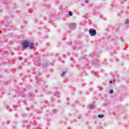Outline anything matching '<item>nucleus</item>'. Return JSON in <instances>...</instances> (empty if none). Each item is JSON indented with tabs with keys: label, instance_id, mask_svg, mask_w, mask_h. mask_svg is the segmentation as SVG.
<instances>
[{
	"label": "nucleus",
	"instance_id": "6e6552de",
	"mask_svg": "<svg viewBox=\"0 0 129 129\" xmlns=\"http://www.w3.org/2000/svg\"><path fill=\"white\" fill-rule=\"evenodd\" d=\"M110 93L111 94H112V93H113V90H111L110 91Z\"/></svg>",
	"mask_w": 129,
	"mask_h": 129
},
{
	"label": "nucleus",
	"instance_id": "f03ea898",
	"mask_svg": "<svg viewBox=\"0 0 129 129\" xmlns=\"http://www.w3.org/2000/svg\"><path fill=\"white\" fill-rule=\"evenodd\" d=\"M89 33L91 36H95L96 35V30L93 29H90Z\"/></svg>",
	"mask_w": 129,
	"mask_h": 129
},
{
	"label": "nucleus",
	"instance_id": "f257e3e1",
	"mask_svg": "<svg viewBox=\"0 0 129 129\" xmlns=\"http://www.w3.org/2000/svg\"><path fill=\"white\" fill-rule=\"evenodd\" d=\"M22 45L23 46L24 48H28V47H29L30 49L34 48V44H30V42L27 40L24 41V42L22 43Z\"/></svg>",
	"mask_w": 129,
	"mask_h": 129
},
{
	"label": "nucleus",
	"instance_id": "39448f33",
	"mask_svg": "<svg viewBox=\"0 0 129 129\" xmlns=\"http://www.w3.org/2000/svg\"><path fill=\"white\" fill-rule=\"evenodd\" d=\"M125 24H129V20L128 19H126L125 21Z\"/></svg>",
	"mask_w": 129,
	"mask_h": 129
},
{
	"label": "nucleus",
	"instance_id": "1a4fd4ad",
	"mask_svg": "<svg viewBox=\"0 0 129 129\" xmlns=\"http://www.w3.org/2000/svg\"><path fill=\"white\" fill-rule=\"evenodd\" d=\"M85 3H86V4H87V3H89V2H88V1H86Z\"/></svg>",
	"mask_w": 129,
	"mask_h": 129
},
{
	"label": "nucleus",
	"instance_id": "9d476101",
	"mask_svg": "<svg viewBox=\"0 0 129 129\" xmlns=\"http://www.w3.org/2000/svg\"><path fill=\"white\" fill-rule=\"evenodd\" d=\"M112 83V82H111V81H110V83Z\"/></svg>",
	"mask_w": 129,
	"mask_h": 129
},
{
	"label": "nucleus",
	"instance_id": "20e7f679",
	"mask_svg": "<svg viewBox=\"0 0 129 129\" xmlns=\"http://www.w3.org/2000/svg\"><path fill=\"white\" fill-rule=\"evenodd\" d=\"M98 117L100 118H103L104 117V115H98Z\"/></svg>",
	"mask_w": 129,
	"mask_h": 129
},
{
	"label": "nucleus",
	"instance_id": "423d86ee",
	"mask_svg": "<svg viewBox=\"0 0 129 129\" xmlns=\"http://www.w3.org/2000/svg\"><path fill=\"white\" fill-rule=\"evenodd\" d=\"M66 74V72H63V73L61 74V76H64Z\"/></svg>",
	"mask_w": 129,
	"mask_h": 129
},
{
	"label": "nucleus",
	"instance_id": "7ed1b4c3",
	"mask_svg": "<svg viewBox=\"0 0 129 129\" xmlns=\"http://www.w3.org/2000/svg\"><path fill=\"white\" fill-rule=\"evenodd\" d=\"M76 26V25L75 24V23H71L69 25V26L70 27V28H71V27H75Z\"/></svg>",
	"mask_w": 129,
	"mask_h": 129
},
{
	"label": "nucleus",
	"instance_id": "0eeeda50",
	"mask_svg": "<svg viewBox=\"0 0 129 129\" xmlns=\"http://www.w3.org/2000/svg\"><path fill=\"white\" fill-rule=\"evenodd\" d=\"M69 16H72V12L71 11H70L69 12Z\"/></svg>",
	"mask_w": 129,
	"mask_h": 129
}]
</instances>
